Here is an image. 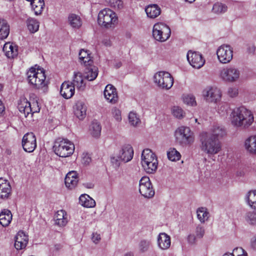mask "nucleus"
<instances>
[{
    "label": "nucleus",
    "instance_id": "obj_64",
    "mask_svg": "<svg viewBox=\"0 0 256 256\" xmlns=\"http://www.w3.org/2000/svg\"><path fill=\"white\" fill-rule=\"evenodd\" d=\"M222 256H234V255L232 253H226Z\"/></svg>",
    "mask_w": 256,
    "mask_h": 256
},
{
    "label": "nucleus",
    "instance_id": "obj_51",
    "mask_svg": "<svg viewBox=\"0 0 256 256\" xmlns=\"http://www.w3.org/2000/svg\"><path fill=\"white\" fill-rule=\"evenodd\" d=\"M80 62L82 64H83L84 66L88 67L92 66V64L93 63V61L92 60L90 54H88L87 56L85 57L84 59L80 60Z\"/></svg>",
    "mask_w": 256,
    "mask_h": 256
},
{
    "label": "nucleus",
    "instance_id": "obj_42",
    "mask_svg": "<svg viewBox=\"0 0 256 256\" xmlns=\"http://www.w3.org/2000/svg\"><path fill=\"white\" fill-rule=\"evenodd\" d=\"M129 123L133 126H137L140 124V120L136 112H131L128 114Z\"/></svg>",
    "mask_w": 256,
    "mask_h": 256
},
{
    "label": "nucleus",
    "instance_id": "obj_27",
    "mask_svg": "<svg viewBox=\"0 0 256 256\" xmlns=\"http://www.w3.org/2000/svg\"><path fill=\"white\" fill-rule=\"evenodd\" d=\"M158 161L156 154L150 149L144 150L142 154V164Z\"/></svg>",
    "mask_w": 256,
    "mask_h": 256
},
{
    "label": "nucleus",
    "instance_id": "obj_39",
    "mask_svg": "<svg viewBox=\"0 0 256 256\" xmlns=\"http://www.w3.org/2000/svg\"><path fill=\"white\" fill-rule=\"evenodd\" d=\"M68 22L74 28H79L82 25L80 18L75 14H71L69 16Z\"/></svg>",
    "mask_w": 256,
    "mask_h": 256
},
{
    "label": "nucleus",
    "instance_id": "obj_30",
    "mask_svg": "<svg viewBox=\"0 0 256 256\" xmlns=\"http://www.w3.org/2000/svg\"><path fill=\"white\" fill-rule=\"evenodd\" d=\"M80 204L84 207L94 208L96 206L95 200L86 194H82L79 198Z\"/></svg>",
    "mask_w": 256,
    "mask_h": 256
},
{
    "label": "nucleus",
    "instance_id": "obj_46",
    "mask_svg": "<svg viewBox=\"0 0 256 256\" xmlns=\"http://www.w3.org/2000/svg\"><path fill=\"white\" fill-rule=\"evenodd\" d=\"M227 10V6L222 3H216L212 8V11L216 14H222L226 12Z\"/></svg>",
    "mask_w": 256,
    "mask_h": 256
},
{
    "label": "nucleus",
    "instance_id": "obj_6",
    "mask_svg": "<svg viewBox=\"0 0 256 256\" xmlns=\"http://www.w3.org/2000/svg\"><path fill=\"white\" fill-rule=\"evenodd\" d=\"M154 82L160 88L168 90L174 84V78L168 72L161 71L155 74L154 76Z\"/></svg>",
    "mask_w": 256,
    "mask_h": 256
},
{
    "label": "nucleus",
    "instance_id": "obj_35",
    "mask_svg": "<svg viewBox=\"0 0 256 256\" xmlns=\"http://www.w3.org/2000/svg\"><path fill=\"white\" fill-rule=\"evenodd\" d=\"M98 74V68L97 67L92 66L86 68L85 77L88 80H94L96 78Z\"/></svg>",
    "mask_w": 256,
    "mask_h": 256
},
{
    "label": "nucleus",
    "instance_id": "obj_59",
    "mask_svg": "<svg viewBox=\"0 0 256 256\" xmlns=\"http://www.w3.org/2000/svg\"><path fill=\"white\" fill-rule=\"evenodd\" d=\"M4 106L2 102L0 100V114H2L4 111Z\"/></svg>",
    "mask_w": 256,
    "mask_h": 256
},
{
    "label": "nucleus",
    "instance_id": "obj_45",
    "mask_svg": "<svg viewBox=\"0 0 256 256\" xmlns=\"http://www.w3.org/2000/svg\"><path fill=\"white\" fill-rule=\"evenodd\" d=\"M150 242L148 240H143L140 242L138 244V250L140 253L146 252L150 246Z\"/></svg>",
    "mask_w": 256,
    "mask_h": 256
},
{
    "label": "nucleus",
    "instance_id": "obj_52",
    "mask_svg": "<svg viewBox=\"0 0 256 256\" xmlns=\"http://www.w3.org/2000/svg\"><path fill=\"white\" fill-rule=\"evenodd\" d=\"M204 232L205 230L203 226L200 225L196 226L195 230V234L197 238H202L204 236Z\"/></svg>",
    "mask_w": 256,
    "mask_h": 256
},
{
    "label": "nucleus",
    "instance_id": "obj_8",
    "mask_svg": "<svg viewBox=\"0 0 256 256\" xmlns=\"http://www.w3.org/2000/svg\"><path fill=\"white\" fill-rule=\"evenodd\" d=\"M170 28L164 23H157L154 26L152 36L158 42L166 41L170 37Z\"/></svg>",
    "mask_w": 256,
    "mask_h": 256
},
{
    "label": "nucleus",
    "instance_id": "obj_37",
    "mask_svg": "<svg viewBox=\"0 0 256 256\" xmlns=\"http://www.w3.org/2000/svg\"><path fill=\"white\" fill-rule=\"evenodd\" d=\"M28 28L30 32L35 33L39 28L40 23L36 19L32 18H29L26 21Z\"/></svg>",
    "mask_w": 256,
    "mask_h": 256
},
{
    "label": "nucleus",
    "instance_id": "obj_47",
    "mask_svg": "<svg viewBox=\"0 0 256 256\" xmlns=\"http://www.w3.org/2000/svg\"><path fill=\"white\" fill-rule=\"evenodd\" d=\"M246 220L251 225L256 226V212H249L246 214Z\"/></svg>",
    "mask_w": 256,
    "mask_h": 256
},
{
    "label": "nucleus",
    "instance_id": "obj_43",
    "mask_svg": "<svg viewBox=\"0 0 256 256\" xmlns=\"http://www.w3.org/2000/svg\"><path fill=\"white\" fill-rule=\"evenodd\" d=\"M168 158L171 161H176L180 159V154L175 148H170L167 152Z\"/></svg>",
    "mask_w": 256,
    "mask_h": 256
},
{
    "label": "nucleus",
    "instance_id": "obj_56",
    "mask_svg": "<svg viewBox=\"0 0 256 256\" xmlns=\"http://www.w3.org/2000/svg\"><path fill=\"white\" fill-rule=\"evenodd\" d=\"M228 96L232 98L234 97L238 94V90L236 88H230L228 90Z\"/></svg>",
    "mask_w": 256,
    "mask_h": 256
},
{
    "label": "nucleus",
    "instance_id": "obj_5",
    "mask_svg": "<svg viewBox=\"0 0 256 256\" xmlns=\"http://www.w3.org/2000/svg\"><path fill=\"white\" fill-rule=\"evenodd\" d=\"M117 21L118 18L116 13L109 8H104L98 13V22L103 27H113L117 23Z\"/></svg>",
    "mask_w": 256,
    "mask_h": 256
},
{
    "label": "nucleus",
    "instance_id": "obj_11",
    "mask_svg": "<svg viewBox=\"0 0 256 256\" xmlns=\"http://www.w3.org/2000/svg\"><path fill=\"white\" fill-rule=\"evenodd\" d=\"M240 70L234 66H228L222 69L220 76L224 81L233 82L237 81L240 76Z\"/></svg>",
    "mask_w": 256,
    "mask_h": 256
},
{
    "label": "nucleus",
    "instance_id": "obj_28",
    "mask_svg": "<svg viewBox=\"0 0 256 256\" xmlns=\"http://www.w3.org/2000/svg\"><path fill=\"white\" fill-rule=\"evenodd\" d=\"M3 51L8 58H14L18 55V49L16 46L10 42L5 44L3 47Z\"/></svg>",
    "mask_w": 256,
    "mask_h": 256
},
{
    "label": "nucleus",
    "instance_id": "obj_41",
    "mask_svg": "<svg viewBox=\"0 0 256 256\" xmlns=\"http://www.w3.org/2000/svg\"><path fill=\"white\" fill-rule=\"evenodd\" d=\"M197 217L202 222H204L208 218V212L204 208H199L197 210Z\"/></svg>",
    "mask_w": 256,
    "mask_h": 256
},
{
    "label": "nucleus",
    "instance_id": "obj_55",
    "mask_svg": "<svg viewBox=\"0 0 256 256\" xmlns=\"http://www.w3.org/2000/svg\"><path fill=\"white\" fill-rule=\"evenodd\" d=\"M92 240L95 244H98L101 240V236L98 232H93L92 235Z\"/></svg>",
    "mask_w": 256,
    "mask_h": 256
},
{
    "label": "nucleus",
    "instance_id": "obj_57",
    "mask_svg": "<svg viewBox=\"0 0 256 256\" xmlns=\"http://www.w3.org/2000/svg\"><path fill=\"white\" fill-rule=\"evenodd\" d=\"M88 54H90L88 52L82 49L79 52V59H84V58L87 56Z\"/></svg>",
    "mask_w": 256,
    "mask_h": 256
},
{
    "label": "nucleus",
    "instance_id": "obj_12",
    "mask_svg": "<svg viewBox=\"0 0 256 256\" xmlns=\"http://www.w3.org/2000/svg\"><path fill=\"white\" fill-rule=\"evenodd\" d=\"M139 192L142 196L146 198H150L154 196L155 192L148 176H143L140 180Z\"/></svg>",
    "mask_w": 256,
    "mask_h": 256
},
{
    "label": "nucleus",
    "instance_id": "obj_34",
    "mask_svg": "<svg viewBox=\"0 0 256 256\" xmlns=\"http://www.w3.org/2000/svg\"><path fill=\"white\" fill-rule=\"evenodd\" d=\"M102 127L100 124L96 121H93L90 126V134L94 138H98L101 133Z\"/></svg>",
    "mask_w": 256,
    "mask_h": 256
},
{
    "label": "nucleus",
    "instance_id": "obj_36",
    "mask_svg": "<svg viewBox=\"0 0 256 256\" xmlns=\"http://www.w3.org/2000/svg\"><path fill=\"white\" fill-rule=\"evenodd\" d=\"M32 8L36 15L40 14L44 6V0H33L30 2Z\"/></svg>",
    "mask_w": 256,
    "mask_h": 256
},
{
    "label": "nucleus",
    "instance_id": "obj_58",
    "mask_svg": "<svg viewBox=\"0 0 256 256\" xmlns=\"http://www.w3.org/2000/svg\"><path fill=\"white\" fill-rule=\"evenodd\" d=\"M196 236L194 234H190L188 236V240L190 244H193L196 242Z\"/></svg>",
    "mask_w": 256,
    "mask_h": 256
},
{
    "label": "nucleus",
    "instance_id": "obj_44",
    "mask_svg": "<svg viewBox=\"0 0 256 256\" xmlns=\"http://www.w3.org/2000/svg\"><path fill=\"white\" fill-rule=\"evenodd\" d=\"M172 112L174 117L179 119L182 118L185 116V112L179 106H174L172 108Z\"/></svg>",
    "mask_w": 256,
    "mask_h": 256
},
{
    "label": "nucleus",
    "instance_id": "obj_31",
    "mask_svg": "<svg viewBox=\"0 0 256 256\" xmlns=\"http://www.w3.org/2000/svg\"><path fill=\"white\" fill-rule=\"evenodd\" d=\"M148 17L154 18L158 16L160 14V9L156 4H152L148 6L145 9Z\"/></svg>",
    "mask_w": 256,
    "mask_h": 256
},
{
    "label": "nucleus",
    "instance_id": "obj_25",
    "mask_svg": "<svg viewBox=\"0 0 256 256\" xmlns=\"http://www.w3.org/2000/svg\"><path fill=\"white\" fill-rule=\"evenodd\" d=\"M11 212L8 209H4L0 213V224L3 226H8L12 220Z\"/></svg>",
    "mask_w": 256,
    "mask_h": 256
},
{
    "label": "nucleus",
    "instance_id": "obj_17",
    "mask_svg": "<svg viewBox=\"0 0 256 256\" xmlns=\"http://www.w3.org/2000/svg\"><path fill=\"white\" fill-rule=\"evenodd\" d=\"M105 98L110 102L116 104L118 102V97L116 89L112 84H108L104 90Z\"/></svg>",
    "mask_w": 256,
    "mask_h": 256
},
{
    "label": "nucleus",
    "instance_id": "obj_24",
    "mask_svg": "<svg viewBox=\"0 0 256 256\" xmlns=\"http://www.w3.org/2000/svg\"><path fill=\"white\" fill-rule=\"evenodd\" d=\"M206 132V134L212 136L213 138L219 140L226 134V129L223 126L218 124L214 126L209 132Z\"/></svg>",
    "mask_w": 256,
    "mask_h": 256
},
{
    "label": "nucleus",
    "instance_id": "obj_22",
    "mask_svg": "<svg viewBox=\"0 0 256 256\" xmlns=\"http://www.w3.org/2000/svg\"><path fill=\"white\" fill-rule=\"evenodd\" d=\"M170 236L164 232L160 233L158 238V247L163 250H168L170 246Z\"/></svg>",
    "mask_w": 256,
    "mask_h": 256
},
{
    "label": "nucleus",
    "instance_id": "obj_13",
    "mask_svg": "<svg viewBox=\"0 0 256 256\" xmlns=\"http://www.w3.org/2000/svg\"><path fill=\"white\" fill-rule=\"evenodd\" d=\"M202 96L206 102L216 103L221 98L222 92L218 88L209 86L204 90Z\"/></svg>",
    "mask_w": 256,
    "mask_h": 256
},
{
    "label": "nucleus",
    "instance_id": "obj_50",
    "mask_svg": "<svg viewBox=\"0 0 256 256\" xmlns=\"http://www.w3.org/2000/svg\"><path fill=\"white\" fill-rule=\"evenodd\" d=\"M111 7L120 9L122 8V2L121 0H106Z\"/></svg>",
    "mask_w": 256,
    "mask_h": 256
},
{
    "label": "nucleus",
    "instance_id": "obj_49",
    "mask_svg": "<svg viewBox=\"0 0 256 256\" xmlns=\"http://www.w3.org/2000/svg\"><path fill=\"white\" fill-rule=\"evenodd\" d=\"M111 114L115 120L120 122L122 120L121 111L118 108L114 107L112 109Z\"/></svg>",
    "mask_w": 256,
    "mask_h": 256
},
{
    "label": "nucleus",
    "instance_id": "obj_23",
    "mask_svg": "<svg viewBox=\"0 0 256 256\" xmlns=\"http://www.w3.org/2000/svg\"><path fill=\"white\" fill-rule=\"evenodd\" d=\"M64 182L66 186L68 188L72 189L74 188L78 182L76 172L71 171L68 173L66 176Z\"/></svg>",
    "mask_w": 256,
    "mask_h": 256
},
{
    "label": "nucleus",
    "instance_id": "obj_14",
    "mask_svg": "<svg viewBox=\"0 0 256 256\" xmlns=\"http://www.w3.org/2000/svg\"><path fill=\"white\" fill-rule=\"evenodd\" d=\"M22 144L25 152H33L36 148V138L33 132L26 134L22 138Z\"/></svg>",
    "mask_w": 256,
    "mask_h": 256
},
{
    "label": "nucleus",
    "instance_id": "obj_32",
    "mask_svg": "<svg viewBox=\"0 0 256 256\" xmlns=\"http://www.w3.org/2000/svg\"><path fill=\"white\" fill-rule=\"evenodd\" d=\"M10 34V26L6 20L0 19V39L6 38Z\"/></svg>",
    "mask_w": 256,
    "mask_h": 256
},
{
    "label": "nucleus",
    "instance_id": "obj_4",
    "mask_svg": "<svg viewBox=\"0 0 256 256\" xmlns=\"http://www.w3.org/2000/svg\"><path fill=\"white\" fill-rule=\"evenodd\" d=\"M54 150L56 155L60 157L66 158L73 154L74 146L68 140L58 138L55 142Z\"/></svg>",
    "mask_w": 256,
    "mask_h": 256
},
{
    "label": "nucleus",
    "instance_id": "obj_62",
    "mask_svg": "<svg viewBox=\"0 0 256 256\" xmlns=\"http://www.w3.org/2000/svg\"><path fill=\"white\" fill-rule=\"evenodd\" d=\"M103 43L106 46H110L111 45L110 42L108 40H104L103 41Z\"/></svg>",
    "mask_w": 256,
    "mask_h": 256
},
{
    "label": "nucleus",
    "instance_id": "obj_2",
    "mask_svg": "<svg viewBox=\"0 0 256 256\" xmlns=\"http://www.w3.org/2000/svg\"><path fill=\"white\" fill-rule=\"evenodd\" d=\"M200 149L208 156H213L222 150V144L219 140L212 136L202 132L200 135Z\"/></svg>",
    "mask_w": 256,
    "mask_h": 256
},
{
    "label": "nucleus",
    "instance_id": "obj_63",
    "mask_svg": "<svg viewBox=\"0 0 256 256\" xmlns=\"http://www.w3.org/2000/svg\"><path fill=\"white\" fill-rule=\"evenodd\" d=\"M124 256H134L132 252H128L124 254Z\"/></svg>",
    "mask_w": 256,
    "mask_h": 256
},
{
    "label": "nucleus",
    "instance_id": "obj_9",
    "mask_svg": "<svg viewBox=\"0 0 256 256\" xmlns=\"http://www.w3.org/2000/svg\"><path fill=\"white\" fill-rule=\"evenodd\" d=\"M176 140L182 144H189L194 142L193 133L188 127L181 126L175 133Z\"/></svg>",
    "mask_w": 256,
    "mask_h": 256
},
{
    "label": "nucleus",
    "instance_id": "obj_19",
    "mask_svg": "<svg viewBox=\"0 0 256 256\" xmlns=\"http://www.w3.org/2000/svg\"><path fill=\"white\" fill-rule=\"evenodd\" d=\"M28 242V237L24 232H19L15 237L14 247L17 250L26 248Z\"/></svg>",
    "mask_w": 256,
    "mask_h": 256
},
{
    "label": "nucleus",
    "instance_id": "obj_48",
    "mask_svg": "<svg viewBox=\"0 0 256 256\" xmlns=\"http://www.w3.org/2000/svg\"><path fill=\"white\" fill-rule=\"evenodd\" d=\"M183 102L187 105L196 106V102L195 97L192 94H186L183 96Z\"/></svg>",
    "mask_w": 256,
    "mask_h": 256
},
{
    "label": "nucleus",
    "instance_id": "obj_54",
    "mask_svg": "<svg viewBox=\"0 0 256 256\" xmlns=\"http://www.w3.org/2000/svg\"><path fill=\"white\" fill-rule=\"evenodd\" d=\"M91 158L88 154H83L82 162L84 165H88L91 162Z\"/></svg>",
    "mask_w": 256,
    "mask_h": 256
},
{
    "label": "nucleus",
    "instance_id": "obj_29",
    "mask_svg": "<svg viewBox=\"0 0 256 256\" xmlns=\"http://www.w3.org/2000/svg\"><path fill=\"white\" fill-rule=\"evenodd\" d=\"M244 146L249 152L256 154V135L248 138L245 141Z\"/></svg>",
    "mask_w": 256,
    "mask_h": 256
},
{
    "label": "nucleus",
    "instance_id": "obj_16",
    "mask_svg": "<svg viewBox=\"0 0 256 256\" xmlns=\"http://www.w3.org/2000/svg\"><path fill=\"white\" fill-rule=\"evenodd\" d=\"M118 154L121 161L126 163L132 160L134 156V150L131 145L126 144L122 146Z\"/></svg>",
    "mask_w": 256,
    "mask_h": 256
},
{
    "label": "nucleus",
    "instance_id": "obj_53",
    "mask_svg": "<svg viewBox=\"0 0 256 256\" xmlns=\"http://www.w3.org/2000/svg\"><path fill=\"white\" fill-rule=\"evenodd\" d=\"M121 160L118 158V154H117L116 156L111 158V162L112 165L116 168H118L120 166Z\"/></svg>",
    "mask_w": 256,
    "mask_h": 256
},
{
    "label": "nucleus",
    "instance_id": "obj_20",
    "mask_svg": "<svg viewBox=\"0 0 256 256\" xmlns=\"http://www.w3.org/2000/svg\"><path fill=\"white\" fill-rule=\"evenodd\" d=\"M12 188L10 182L5 179L0 178V198H7L10 195Z\"/></svg>",
    "mask_w": 256,
    "mask_h": 256
},
{
    "label": "nucleus",
    "instance_id": "obj_21",
    "mask_svg": "<svg viewBox=\"0 0 256 256\" xmlns=\"http://www.w3.org/2000/svg\"><path fill=\"white\" fill-rule=\"evenodd\" d=\"M87 107L85 103L82 101H78L74 107V113L80 120H83L86 116Z\"/></svg>",
    "mask_w": 256,
    "mask_h": 256
},
{
    "label": "nucleus",
    "instance_id": "obj_10",
    "mask_svg": "<svg viewBox=\"0 0 256 256\" xmlns=\"http://www.w3.org/2000/svg\"><path fill=\"white\" fill-rule=\"evenodd\" d=\"M233 48L228 44H223L218 47L216 54L219 62L222 64L230 62L233 58Z\"/></svg>",
    "mask_w": 256,
    "mask_h": 256
},
{
    "label": "nucleus",
    "instance_id": "obj_1",
    "mask_svg": "<svg viewBox=\"0 0 256 256\" xmlns=\"http://www.w3.org/2000/svg\"><path fill=\"white\" fill-rule=\"evenodd\" d=\"M232 124L236 128H246L254 122V117L251 111L244 106L233 110L230 114Z\"/></svg>",
    "mask_w": 256,
    "mask_h": 256
},
{
    "label": "nucleus",
    "instance_id": "obj_40",
    "mask_svg": "<svg viewBox=\"0 0 256 256\" xmlns=\"http://www.w3.org/2000/svg\"><path fill=\"white\" fill-rule=\"evenodd\" d=\"M158 164V161H154L153 162H148L145 164H142V165L146 172L148 174H152L157 170Z\"/></svg>",
    "mask_w": 256,
    "mask_h": 256
},
{
    "label": "nucleus",
    "instance_id": "obj_3",
    "mask_svg": "<svg viewBox=\"0 0 256 256\" xmlns=\"http://www.w3.org/2000/svg\"><path fill=\"white\" fill-rule=\"evenodd\" d=\"M26 74L28 83L34 88L42 89L44 91L47 89V82L46 81V76L43 70H36L32 67L28 70Z\"/></svg>",
    "mask_w": 256,
    "mask_h": 256
},
{
    "label": "nucleus",
    "instance_id": "obj_15",
    "mask_svg": "<svg viewBox=\"0 0 256 256\" xmlns=\"http://www.w3.org/2000/svg\"><path fill=\"white\" fill-rule=\"evenodd\" d=\"M186 56L189 63L194 68L198 69L204 64L205 60L200 52L189 50Z\"/></svg>",
    "mask_w": 256,
    "mask_h": 256
},
{
    "label": "nucleus",
    "instance_id": "obj_26",
    "mask_svg": "<svg viewBox=\"0 0 256 256\" xmlns=\"http://www.w3.org/2000/svg\"><path fill=\"white\" fill-rule=\"evenodd\" d=\"M55 224L60 226H64L68 222L67 214L64 210H58L54 216Z\"/></svg>",
    "mask_w": 256,
    "mask_h": 256
},
{
    "label": "nucleus",
    "instance_id": "obj_7",
    "mask_svg": "<svg viewBox=\"0 0 256 256\" xmlns=\"http://www.w3.org/2000/svg\"><path fill=\"white\" fill-rule=\"evenodd\" d=\"M18 108L19 111L24 114L26 118H32L34 113L38 112L40 108L37 102L31 104L26 98H21L18 103Z\"/></svg>",
    "mask_w": 256,
    "mask_h": 256
},
{
    "label": "nucleus",
    "instance_id": "obj_60",
    "mask_svg": "<svg viewBox=\"0 0 256 256\" xmlns=\"http://www.w3.org/2000/svg\"><path fill=\"white\" fill-rule=\"evenodd\" d=\"M252 246L256 250V238H253L251 240Z\"/></svg>",
    "mask_w": 256,
    "mask_h": 256
},
{
    "label": "nucleus",
    "instance_id": "obj_33",
    "mask_svg": "<svg viewBox=\"0 0 256 256\" xmlns=\"http://www.w3.org/2000/svg\"><path fill=\"white\" fill-rule=\"evenodd\" d=\"M74 86L83 90L85 87L82 74L80 72H74L72 82H70Z\"/></svg>",
    "mask_w": 256,
    "mask_h": 256
},
{
    "label": "nucleus",
    "instance_id": "obj_38",
    "mask_svg": "<svg viewBox=\"0 0 256 256\" xmlns=\"http://www.w3.org/2000/svg\"><path fill=\"white\" fill-rule=\"evenodd\" d=\"M248 205L256 211V190L250 191L246 196Z\"/></svg>",
    "mask_w": 256,
    "mask_h": 256
},
{
    "label": "nucleus",
    "instance_id": "obj_61",
    "mask_svg": "<svg viewBox=\"0 0 256 256\" xmlns=\"http://www.w3.org/2000/svg\"><path fill=\"white\" fill-rule=\"evenodd\" d=\"M85 186L88 188H92L94 187V185L91 183H88L84 184Z\"/></svg>",
    "mask_w": 256,
    "mask_h": 256
},
{
    "label": "nucleus",
    "instance_id": "obj_18",
    "mask_svg": "<svg viewBox=\"0 0 256 256\" xmlns=\"http://www.w3.org/2000/svg\"><path fill=\"white\" fill-rule=\"evenodd\" d=\"M74 86L70 82H64L60 87V94L66 99L71 98L74 94Z\"/></svg>",
    "mask_w": 256,
    "mask_h": 256
}]
</instances>
